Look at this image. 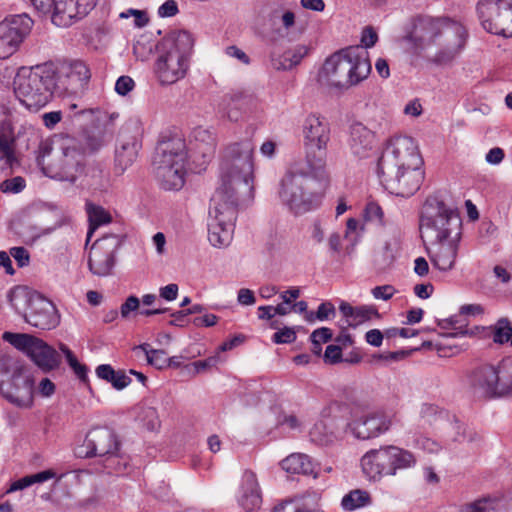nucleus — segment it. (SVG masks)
Listing matches in <instances>:
<instances>
[{
  "label": "nucleus",
  "instance_id": "1",
  "mask_svg": "<svg viewBox=\"0 0 512 512\" xmlns=\"http://www.w3.org/2000/svg\"><path fill=\"white\" fill-rule=\"evenodd\" d=\"M254 144L243 139L228 145L221 164L220 185L215 190L208 212V240L214 247H225L233 238L237 207L241 196L254 190Z\"/></svg>",
  "mask_w": 512,
  "mask_h": 512
},
{
  "label": "nucleus",
  "instance_id": "2",
  "mask_svg": "<svg viewBox=\"0 0 512 512\" xmlns=\"http://www.w3.org/2000/svg\"><path fill=\"white\" fill-rule=\"evenodd\" d=\"M369 53L361 46H349L328 57L319 71V81L338 90H347L371 73Z\"/></svg>",
  "mask_w": 512,
  "mask_h": 512
},
{
  "label": "nucleus",
  "instance_id": "3",
  "mask_svg": "<svg viewBox=\"0 0 512 512\" xmlns=\"http://www.w3.org/2000/svg\"><path fill=\"white\" fill-rule=\"evenodd\" d=\"M193 38L188 31L174 30L157 46L155 75L161 85H172L183 79L190 66Z\"/></svg>",
  "mask_w": 512,
  "mask_h": 512
},
{
  "label": "nucleus",
  "instance_id": "4",
  "mask_svg": "<svg viewBox=\"0 0 512 512\" xmlns=\"http://www.w3.org/2000/svg\"><path fill=\"white\" fill-rule=\"evenodd\" d=\"M327 181V173L319 178L310 169L300 166L291 167L281 180L279 197L294 214H303L316 209L323 196V182Z\"/></svg>",
  "mask_w": 512,
  "mask_h": 512
},
{
  "label": "nucleus",
  "instance_id": "5",
  "mask_svg": "<svg viewBox=\"0 0 512 512\" xmlns=\"http://www.w3.org/2000/svg\"><path fill=\"white\" fill-rule=\"evenodd\" d=\"M55 71L48 62L21 67L14 78V93L27 109L38 111L57 96Z\"/></svg>",
  "mask_w": 512,
  "mask_h": 512
},
{
  "label": "nucleus",
  "instance_id": "6",
  "mask_svg": "<svg viewBox=\"0 0 512 512\" xmlns=\"http://www.w3.org/2000/svg\"><path fill=\"white\" fill-rule=\"evenodd\" d=\"M187 148L185 140L173 137L158 142L154 156L155 176L165 190H180L185 183Z\"/></svg>",
  "mask_w": 512,
  "mask_h": 512
},
{
  "label": "nucleus",
  "instance_id": "7",
  "mask_svg": "<svg viewBox=\"0 0 512 512\" xmlns=\"http://www.w3.org/2000/svg\"><path fill=\"white\" fill-rule=\"evenodd\" d=\"M462 221L457 209L441 197L432 195L425 200L420 215L421 233L430 240L461 238Z\"/></svg>",
  "mask_w": 512,
  "mask_h": 512
},
{
  "label": "nucleus",
  "instance_id": "8",
  "mask_svg": "<svg viewBox=\"0 0 512 512\" xmlns=\"http://www.w3.org/2000/svg\"><path fill=\"white\" fill-rule=\"evenodd\" d=\"M302 136L306 166L315 177L325 176L330 124L325 117L311 113L303 121Z\"/></svg>",
  "mask_w": 512,
  "mask_h": 512
},
{
  "label": "nucleus",
  "instance_id": "9",
  "mask_svg": "<svg viewBox=\"0 0 512 512\" xmlns=\"http://www.w3.org/2000/svg\"><path fill=\"white\" fill-rule=\"evenodd\" d=\"M423 163L415 141L409 136H396L391 138L377 164L378 175H391L412 167H421Z\"/></svg>",
  "mask_w": 512,
  "mask_h": 512
},
{
  "label": "nucleus",
  "instance_id": "10",
  "mask_svg": "<svg viewBox=\"0 0 512 512\" xmlns=\"http://www.w3.org/2000/svg\"><path fill=\"white\" fill-rule=\"evenodd\" d=\"M85 151L74 139H64L48 167L47 176L74 183L83 174Z\"/></svg>",
  "mask_w": 512,
  "mask_h": 512
},
{
  "label": "nucleus",
  "instance_id": "11",
  "mask_svg": "<svg viewBox=\"0 0 512 512\" xmlns=\"http://www.w3.org/2000/svg\"><path fill=\"white\" fill-rule=\"evenodd\" d=\"M2 338L17 350L26 354L43 372L59 367V353L44 340L27 333L4 332Z\"/></svg>",
  "mask_w": 512,
  "mask_h": 512
},
{
  "label": "nucleus",
  "instance_id": "12",
  "mask_svg": "<svg viewBox=\"0 0 512 512\" xmlns=\"http://www.w3.org/2000/svg\"><path fill=\"white\" fill-rule=\"evenodd\" d=\"M477 14L487 32L512 37V0H480Z\"/></svg>",
  "mask_w": 512,
  "mask_h": 512
},
{
  "label": "nucleus",
  "instance_id": "13",
  "mask_svg": "<svg viewBox=\"0 0 512 512\" xmlns=\"http://www.w3.org/2000/svg\"><path fill=\"white\" fill-rule=\"evenodd\" d=\"M0 394L20 408H31L34 403V379L26 370L18 368L7 380L0 378Z\"/></svg>",
  "mask_w": 512,
  "mask_h": 512
},
{
  "label": "nucleus",
  "instance_id": "14",
  "mask_svg": "<svg viewBox=\"0 0 512 512\" xmlns=\"http://www.w3.org/2000/svg\"><path fill=\"white\" fill-rule=\"evenodd\" d=\"M33 20L27 14L14 15L0 23V59L14 54L29 35Z\"/></svg>",
  "mask_w": 512,
  "mask_h": 512
},
{
  "label": "nucleus",
  "instance_id": "15",
  "mask_svg": "<svg viewBox=\"0 0 512 512\" xmlns=\"http://www.w3.org/2000/svg\"><path fill=\"white\" fill-rule=\"evenodd\" d=\"M121 245L118 235L110 234L98 238L91 246L88 258L89 270L96 276H107L115 264V253Z\"/></svg>",
  "mask_w": 512,
  "mask_h": 512
},
{
  "label": "nucleus",
  "instance_id": "16",
  "mask_svg": "<svg viewBox=\"0 0 512 512\" xmlns=\"http://www.w3.org/2000/svg\"><path fill=\"white\" fill-rule=\"evenodd\" d=\"M55 71L54 82L57 96L61 97L66 93L76 90L90 78V72L82 61L70 63H55L49 61Z\"/></svg>",
  "mask_w": 512,
  "mask_h": 512
},
{
  "label": "nucleus",
  "instance_id": "17",
  "mask_svg": "<svg viewBox=\"0 0 512 512\" xmlns=\"http://www.w3.org/2000/svg\"><path fill=\"white\" fill-rule=\"evenodd\" d=\"M420 168L399 169V171L391 175L378 176L386 189H389L391 193L401 197H409L418 191L421 186L423 173Z\"/></svg>",
  "mask_w": 512,
  "mask_h": 512
},
{
  "label": "nucleus",
  "instance_id": "18",
  "mask_svg": "<svg viewBox=\"0 0 512 512\" xmlns=\"http://www.w3.org/2000/svg\"><path fill=\"white\" fill-rule=\"evenodd\" d=\"M424 28L427 30L424 37L431 43H435L439 36H444L447 41V49L451 54L458 53L465 45L467 31L462 25H451L440 20L430 19L425 22Z\"/></svg>",
  "mask_w": 512,
  "mask_h": 512
},
{
  "label": "nucleus",
  "instance_id": "19",
  "mask_svg": "<svg viewBox=\"0 0 512 512\" xmlns=\"http://www.w3.org/2000/svg\"><path fill=\"white\" fill-rule=\"evenodd\" d=\"M83 446L86 448L85 457H103L119 451L121 443L116 433L107 427H97L88 432Z\"/></svg>",
  "mask_w": 512,
  "mask_h": 512
},
{
  "label": "nucleus",
  "instance_id": "20",
  "mask_svg": "<svg viewBox=\"0 0 512 512\" xmlns=\"http://www.w3.org/2000/svg\"><path fill=\"white\" fill-rule=\"evenodd\" d=\"M347 426L355 438L369 440L388 431L391 420L383 414L372 413L353 419Z\"/></svg>",
  "mask_w": 512,
  "mask_h": 512
},
{
  "label": "nucleus",
  "instance_id": "21",
  "mask_svg": "<svg viewBox=\"0 0 512 512\" xmlns=\"http://www.w3.org/2000/svg\"><path fill=\"white\" fill-rule=\"evenodd\" d=\"M364 475L370 481H380L384 476H392V465L388 445L367 451L360 461Z\"/></svg>",
  "mask_w": 512,
  "mask_h": 512
},
{
  "label": "nucleus",
  "instance_id": "22",
  "mask_svg": "<svg viewBox=\"0 0 512 512\" xmlns=\"http://www.w3.org/2000/svg\"><path fill=\"white\" fill-rule=\"evenodd\" d=\"M24 320L35 328L50 330L59 324V316L54 304L41 296H35L31 309L23 314Z\"/></svg>",
  "mask_w": 512,
  "mask_h": 512
},
{
  "label": "nucleus",
  "instance_id": "23",
  "mask_svg": "<svg viewBox=\"0 0 512 512\" xmlns=\"http://www.w3.org/2000/svg\"><path fill=\"white\" fill-rule=\"evenodd\" d=\"M432 247L428 249L429 259L435 269L446 272L454 267L460 239L430 240Z\"/></svg>",
  "mask_w": 512,
  "mask_h": 512
},
{
  "label": "nucleus",
  "instance_id": "24",
  "mask_svg": "<svg viewBox=\"0 0 512 512\" xmlns=\"http://www.w3.org/2000/svg\"><path fill=\"white\" fill-rule=\"evenodd\" d=\"M141 146L139 134L128 135L125 131L122 132L119 145L115 150V171L117 174H123L134 163Z\"/></svg>",
  "mask_w": 512,
  "mask_h": 512
},
{
  "label": "nucleus",
  "instance_id": "25",
  "mask_svg": "<svg viewBox=\"0 0 512 512\" xmlns=\"http://www.w3.org/2000/svg\"><path fill=\"white\" fill-rule=\"evenodd\" d=\"M377 144L375 133L362 123H354L350 128L349 148L358 158L369 157Z\"/></svg>",
  "mask_w": 512,
  "mask_h": 512
},
{
  "label": "nucleus",
  "instance_id": "26",
  "mask_svg": "<svg viewBox=\"0 0 512 512\" xmlns=\"http://www.w3.org/2000/svg\"><path fill=\"white\" fill-rule=\"evenodd\" d=\"M471 385L475 391L487 398L499 397L495 365L484 364L471 374Z\"/></svg>",
  "mask_w": 512,
  "mask_h": 512
},
{
  "label": "nucleus",
  "instance_id": "27",
  "mask_svg": "<svg viewBox=\"0 0 512 512\" xmlns=\"http://www.w3.org/2000/svg\"><path fill=\"white\" fill-rule=\"evenodd\" d=\"M261 502L257 477L255 473L246 471L242 479L239 504L246 511H253L260 507Z\"/></svg>",
  "mask_w": 512,
  "mask_h": 512
},
{
  "label": "nucleus",
  "instance_id": "28",
  "mask_svg": "<svg viewBox=\"0 0 512 512\" xmlns=\"http://www.w3.org/2000/svg\"><path fill=\"white\" fill-rule=\"evenodd\" d=\"M281 467L289 474H302L318 477V465L311 458L302 453H293L281 461Z\"/></svg>",
  "mask_w": 512,
  "mask_h": 512
},
{
  "label": "nucleus",
  "instance_id": "29",
  "mask_svg": "<svg viewBox=\"0 0 512 512\" xmlns=\"http://www.w3.org/2000/svg\"><path fill=\"white\" fill-rule=\"evenodd\" d=\"M79 10L75 7L71 0H60L55 4V8L51 15L52 23L58 27H69L75 22L83 19Z\"/></svg>",
  "mask_w": 512,
  "mask_h": 512
},
{
  "label": "nucleus",
  "instance_id": "30",
  "mask_svg": "<svg viewBox=\"0 0 512 512\" xmlns=\"http://www.w3.org/2000/svg\"><path fill=\"white\" fill-rule=\"evenodd\" d=\"M500 503L497 496L483 495L455 505L454 512H499Z\"/></svg>",
  "mask_w": 512,
  "mask_h": 512
},
{
  "label": "nucleus",
  "instance_id": "31",
  "mask_svg": "<svg viewBox=\"0 0 512 512\" xmlns=\"http://www.w3.org/2000/svg\"><path fill=\"white\" fill-rule=\"evenodd\" d=\"M392 467V476L398 472L412 469L417 464V457L410 450L396 445H388Z\"/></svg>",
  "mask_w": 512,
  "mask_h": 512
},
{
  "label": "nucleus",
  "instance_id": "32",
  "mask_svg": "<svg viewBox=\"0 0 512 512\" xmlns=\"http://www.w3.org/2000/svg\"><path fill=\"white\" fill-rule=\"evenodd\" d=\"M246 100L247 96L243 92L226 94L221 102V111L230 121H238Z\"/></svg>",
  "mask_w": 512,
  "mask_h": 512
},
{
  "label": "nucleus",
  "instance_id": "33",
  "mask_svg": "<svg viewBox=\"0 0 512 512\" xmlns=\"http://www.w3.org/2000/svg\"><path fill=\"white\" fill-rule=\"evenodd\" d=\"M37 294H33L27 287L16 286L8 293V301L17 313L23 316L31 309V302Z\"/></svg>",
  "mask_w": 512,
  "mask_h": 512
},
{
  "label": "nucleus",
  "instance_id": "34",
  "mask_svg": "<svg viewBox=\"0 0 512 512\" xmlns=\"http://www.w3.org/2000/svg\"><path fill=\"white\" fill-rule=\"evenodd\" d=\"M499 397L512 394V360L502 359L495 365Z\"/></svg>",
  "mask_w": 512,
  "mask_h": 512
},
{
  "label": "nucleus",
  "instance_id": "35",
  "mask_svg": "<svg viewBox=\"0 0 512 512\" xmlns=\"http://www.w3.org/2000/svg\"><path fill=\"white\" fill-rule=\"evenodd\" d=\"M104 471L109 475H124L129 467V457L115 451L101 457Z\"/></svg>",
  "mask_w": 512,
  "mask_h": 512
},
{
  "label": "nucleus",
  "instance_id": "36",
  "mask_svg": "<svg viewBox=\"0 0 512 512\" xmlns=\"http://www.w3.org/2000/svg\"><path fill=\"white\" fill-rule=\"evenodd\" d=\"M86 210L89 220V229L87 232L86 246L91 240L93 233L103 224L111 222V215L101 206L91 203L86 204Z\"/></svg>",
  "mask_w": 512,
  "mask_h": 512
},
{
  "label": "nucleus",
  "instance_id": "37",
  "mask_svg": "<svg viewBox=\"0 0 512 512\" xmlns=\"http://www.w3.org/2000/svg\"><path fill=\"white\" fill-rule=\"evenodd\" d=\"M15 161L14 139L0 130V172L10 170Z\"/></svg>",
  "mask_w": 512,
  "mask_h": 512
},
{
  "label": "nucleus",
  "instance_id": "38",
  "mask_svg": "<svg viewBox=\"0 0 512 512\" xmlns=\"http://www.w3.org/2000/svg\"><path fill=\"white\" fill-rule=\"evenodd\" d=\"M371 502L372 498L368 491L354 489L344 495L341 506L345 511H354L370 505Z\"/></svg>",
  "mask_w": 512,
  "mask_h": 512
},
{
  "label": "nucleus",
  "instance_id": "39",
  "mask_svg": "<svg viewBox=\"0 0 512 512\" xmlns=\"http://www.w3.org/2000/svg\"><path fill=\"white\" fill-rule=\"evenodd\" d=\"M488 330L492 336V340L495 344L503 345L511 342L512 338V324L506 317H502L497 320L494 325H491Z\"/></svg>",
  "mask_w": 512,
  "mask_h": 512
},
{
  "label": "nucleus",
  "instance_id": "40",
  "mask_svg": "<svg viewBox=\"0 0 512 512\" xmlns=\"http://www.w3.org/2000/svg\"><path fill=\"white\" fill-rule=\"evenodd\" d=\"M194 138L196 142V148L204 158L211 156L214 153L216 139L210 131L203 128H197L194 131Z\"/></svg>",
  "mask_w": 512,
  "mask_h": 512
},
{
  "label": "nucleus",
  "instance_id": "41",
  "mask_svg": "<svg viewBox=\"0 0 512 512\" xmlns=\"http://www.w3.org/2000/svg\"><path fill=\"white\" fill-rule=\"evenodd\" d=\"M138 348L145 352L148 363L155 366L157 369L168 367L171 361H173V359L167 357V353L164 350L150 349L148 343L141 344Z\"/></svg>",
  "mask_w": 512,
  "mask_h": 512
},
{
  "label": "nucleus",
  "instance_id": "42",
  "mask_svg": "<svg viewBox=\"0 0 512 512\" xmlns=\"http://www.w3.org/2000/svg\"><path fill=\"white\" fill-rule=\"evenodd\" d=\"M53 153V143L50 140H44L41 141L38 150H37V156L36 161L37 165L41 168L43 173L47 175V169L49 163L51 160H47L48 157H50Z\"/></svg>",
  "mask_w": 512,
  "mask_h": 512
},
{
  "label": "nucleus",
  "instance_id": "43",
  "mask_svg": "<svg viewBox=\"0 0 512 512\" xmlns=\"http://www.w3.org/2000/svg\"><path fill=\"white\" fill-rule=\"evenodd\" d=\"M349 410V406L342 400L331 401L321 412L323 418L343 417Z\"/></svg>",
  "mask_w": 512,
  "mask_h": 512
},
{
  "label": "nucleus",
  "instance_id": "44",
  "mask_svg": "<svg viewBox=\"0 0 512 512\" xmlns=\"http://www.w3.org/2000/svg\"><path fill=\"white\" fill-rule=\"evenodd\" d=\"M373 317H379L378 310L374 306L356 307L351 326L360 325Z\"/></svg>",
  "mask_w": 512,
  "mask_h": 512
},
{
  "label": "nucleus",
  "instance_id": "45",
  "mask_svg": "<svg viewBox=\"0 0 512 512\" xmlns=\"http://www.w3.org/2000/svg\"><path fill=\"white\" fill-rule=\"evenodd\" d=\"M336 314L335 307L331 302H323L318 306L316 313L310 312L305 316L306 320L309 322L314 321V318L324 321L331 317H334Z\"/></svg>",
  "mask_w": 512,
  "mask_h": 512
},
{
  "label": "nucleus",
  "instance_id": "46",
  "mask_svg": "<svg viewBox=\"0 0 512 512\" xmlns=\"http://www.w3.org/2000/svg\"><path fill=\"white\" fill-rule=\"evenodd\" d=\"M332 431H327L326 425L323 421L314 424L310 431V436L313 441H318L321 444L328 443L332 440Z\"/></svg>",
  "mask_w": 512,
  "mask_h": 512
},
{
  "label": "nucleus",
  "instance_id": "47",
  "mask_svg": "<svg viewBox=\"0 0 512 512\" xmlns=\"http://www.w3.org/2000/svg\"><path fill=\"white\" fill-rule=\"evenodd\" d=\"M26 186V181L21 176H16L11 179H6L0 184V190L3 193H19Z\"/></svg>",
  "mask_w": 512,
  "mask_h": 512
},
{
  "label": "nucleus",
  "instance_id": "48",
  "mask_svg": "<svg viewBox=\"0 0 512 512\" xmlns=\"http://www.w3.org/2000/svg\"><path fill=\"white\" fill-rule=\"evenodd\" d=\"M364 217L367 221L377 222L379 224L384 223V212L381 206L376 202L367 203L364 210Z\"/></svg>",
  "mask_w": 512,
  "mask_h": 512
},
{
  "label": "nucleus",
  "instance_id": "49",
  "mask_svg": "<svg viewBox=\"0 0 512 512\" xmlns=\"http://www.w3.org/2000/svg\"><path fill=\"white\" fill-rule=\"evenodd\" d=\"M332 331L327 327H322L314 330L310 336L312 345L319 350H322L321 344L327 343L332 339Z\"/></svg>",
  "mask_w": 512,
  "mask_h": 512
},
{
  "label": "nucleus",
  "instance_id": "50",
  "mask_svg": "<svg viewBox=\"0 0 512 512\" xmlns=\"http://www.w3.org/2000/svg\"><path fill=\"white\" fill-rule=\"evenodd\" d=\"M378 41L377 32L373 27L367 26L363 29L361 34V47H363L366 51L367 48L373 47Z\"/></svg>",
  "mask_w": 512,
  "mask_h": 512
},
{
  "label": "nucleus",
  "instance_id": "51",
  "mask_svg": "<svg viewBox=\"0 0 512 512\" xmlns=\"http://www.w3.org/2000/svg\"><path fill=\"white\" fill-rule=\"evenodd\" d=\"M416 446L427 453H438L441 450L439 443L428 437L420 436L416 439Z\"/></svg>",
  "mask_w": 512,
  "mask_h": 512
},
{
  "label": "nucleus",
  "instance_id": "52",
  "mask_svg": "<svg viewBox=\"0 0 512 512\" xmlns=\"http://www.w3.org/2000/svg\"><path fill=\"white\" fill-rule=\"evenodd\" d=\"M135 86L134 80L129 76H121L115 83V91L122 96L127 95Z\"/></svg>",
  "mask_w": 512,
  "mask_h": 512
},
{
  "label": "nucleus",
  "instance_id": "53",
  "mask_svg": "<svg viewBox=\"0 0 512 512\" xmlns=\"http://www.w3.org/2000/svg\"><path fill=\"white\" fill-rule=\"evenodd\" d=\"M397 290L392 285L376 286L372 289L371 293L375 299L390 300Z\"/></svg>",
  "mask_w": 512,
  "mask_h": 512
},
{
  "label": "nucleus",
  "instance_id": "54",
  "mask_svg": "<svg viewBox=\"0 0 512 512\" xmlns=\"http://www.w3.org/2000/svg\"><path fill=\"white\" fill-rule=\"evenodd\" d=\"M273 341L277 344L292 343L296 340V333L292 328L285 327L273 335Z\"/></svg>",
  "mask_w": 512,
  "mask_h": 512
},
{
  "label": "nucleus",
  "instance_id": "55",
  "mask_svg": "<svg viewBox=\"0 0 512 512\" xmlns=\"http://www.w3.org/2000/svg\"><path fill=\"white\" fill-rule=\"evenodd\" d=\"M140 306L138 297L131 295L120 307V314L122 318H128L131 312L137 311Z\"/></svg>",
  "mask_w": 512,
  "mask_h": 512
},
{
  "label": "nucleus",
  "instance_id": "56",
  "mask_svg": "<svg viewBox=\"0 0 512 512\" xmlns=\"http://www.w3.org/2000/svg\"><path fill=\"white\" fill-rule=\"evenodd\" d=\"M278 425L285 426L288 429L296 430L302 425L301 420L294 414L283 413L278 417Z\"/></svg>",
  "mask_w": 512,
  "mask_h": 512
},
{
  "label": "nucleus",
  "instance_id": "57",
  "mask_svg": "<svg viewBox=\"0 0 512 512\" xmlns=\"http://www.w3.org/2000/svg\"><path fill=\"white\" fill-rule=\"evenodd\" d=\"M220 361L218 354L210 356L204 360H198L192 363L195 374L205 371L206 369L215 367Z\"/></svg>",
  "mask_w": 512,
  "mask_h": 512
},
{
  "label": "nucleus",
  "instance_id": "58",
  "mask_svg": "<svg viewBox=\"0 0 512 512\" xmlns=\"http://www.w3.org/2000/svg\"><path fill=\"white\" fill-rule=\"evenodd\" d=\"M310 238L315 244H321L324 241L325 229L319 219L313 221L309 228Z\"/></svg>",
  "mask_w": 512,
  "mask_h": 512
},
{
  "label": "nucleus",
  "instance_id": "59",
  "mask_svg": "<svg viewBox=\"0 0 512 512\" xmlns=\"http://www.w3.org/2000/svg\"><path fill=\"white\" fill-rule=\"evenodd\" d=\"M10 255L15 259L19 267H24L29 264L30 255L24 247H12L10 249Z\"/></svg>",
  "mask_w": 512,
  "mask_h": 512
},
{
  "label": "nucleus",
  "instance_id": "60",
  "mask_svg": "<svg viewBox=\"0 0 512 512\" xmlns=\"http://www.w3.org/2000/svg\"><path fill=\"white\" fill-rule=\"evenodd\" d=\"M342 350L337 345H328L324 353V361L329 364H335L341 361Z\"/></svg>",
  "mask_w": 512,
  "mask_h": 512
},
{
  "label": "nucleus",
  "instance_id": "61",
  "mask_svg": "<svg viewBox=\"0 0 512 512\" xmlns=\"http://www.w3.org/2000/svg\"><path fill=\"white\" fill-rule=\"evenodd\" d=\"M110 383L116 390H122L130 385L131 378L123 370H118L115 371V376Z\"/></svg>",
  "mask_w": 512,
  "mask_h": 512
},
{
  "label": "nucleus",
  "instance_id": "62",
  "mask_svg": "<svg viewBox=\"0 0 512 512\" xmlns=\"http://www.w3.org/2000/svg\"><path fill=\"white\" fill-rule=\"evenodd\" d=\"M178 5L174 0L165 1L158 9L160 17H173L178 13Z\"/></svg>",
  "mask_w": 512,
  "mask_h": 512
},
{
  "label": "nucleus",
  "instance_id": "63",
  "mask_svg": "<svg viewBox=\"0 0 512 512\" xmlns=\"http://www.w3.org/2000/svg\"><path fill=\"white\" fill-rule=\"evenodd\" d=\"M225 53L229 56V57H233V58H236L239 62H241L242 64H245V65H248L250 63V58L249 56L243 51L241 50L240 48H238L237 46L235 45H232V46H228L226 49H225Z\"/></svg>",
  "mask_w": 512,
  "mask_h": 512
},
{
  "label": "nucleus",
  "instance_id": "64",
  "mask_svg": "<svg viewBox=\"0 0 512 512\" xmlns=\"http://www.w3.org/2000/svg\"><path fill=\"white\" fill-rule=\"evenodd\" d=\"M95 373L99 379L110 383L115 376V370L110 364H101L96 367Z\"/></svg>",
  "mask_w": 512,
  "mask_h": 512
}]
</instances>
